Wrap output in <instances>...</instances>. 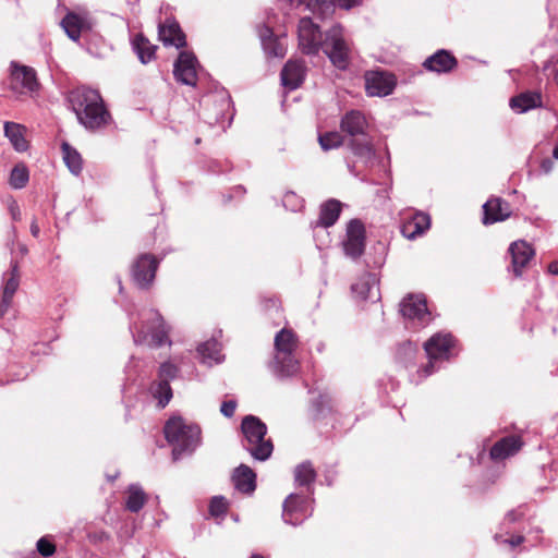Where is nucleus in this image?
Wrapping results in <instances>:
<instances>
[{
    "mask_svg": "<svg viewBox=\"0 0 558 558\" xmlns=\"http://www.w3.org/2000/svg\"><path fill=\"white\" fill-rule=\"evenodd\" d=\"M509 253L511 255L513 274L515 277H520L522 269L527 266L534 256V250L527 242L520 240L510 245Z\"/></svg>",
    "mask_w": 558,
    "mask_h": 558,
    "instance_id": "obj_17",
    "label": "nucleus"
},
{
    "mask_svg": "<svg viewBox=\"0 0 558 558\" xmlns=\"http://www.w3.org/2000/svg\"><path fill=\"white\" fill-rule=\"evenodd\" d=\"M298 347L299 338L292 329L283 328L275 337V352H295Z\"/></svg>",
    "mask_w": 558,
    "mask_h": 558,
    "instance_id": "obj_31",
    "label": "nucleus"
},
{
    "mask_svg": "<svg viewBox=\"0 0 558 558\" xmlns=\"http://www.w3.org/2000/svg\"><path fill=\"white\" fill-rule=\"evenodd\" d=\"M66 35L74 41H77L83 32L92 29V22L87 15L70 12L61 22Z\"/></svg>",
    "mask_w": 558,
    "mask_h": 558,
    "instance_id": "obj_22",
    "label": "nucleus"
},
{
    "mask_svg": "<svg viewBox=\"0 0 558 558\" xmlns=\"http://www.w3.org/2000/svg\"><path fill=\"white\" fill-rule=\"evenodd\" d=\"M300 363L295 357V352L281 353L275 352L274 369L280 376H292L298 373Z\"/></svg>",
    "mask_w": 558,
    "mask_h": 558,
    "instance_id": "obj_27",
    "label": "nucleus"
},
{
    "mask_svg": "<svg viewBox=\"0 0 558 558\" xmlns=\"http://www.w3.org/2000/svg\"><path fill=\"white\" fill-rule=\"evenodd\" d=\"M541 168L544 173H549L554 169V162L549 158H545L541 162Z\"/></svg>",
    "mask_w": 558,
    "mask_h": 558,
    "instance_id": "obj_51",
    "label": "nucleus"
},
{
    "mask_svg": "<svg viewBox=\"0 0 558 558\" xmlns=\"http://www.w3.org/2000/svg\"><path fill=\"white\" fill-rule=\"evenodd\" d=\"M151 392L154 398L158 400V405L165 408L172 399V389L170 383L156 380L151 385Z\"/></svg>",
    "mask_w": 558,
    "mask_h": 558,
    "instance_id": "obj_36",
    "label": "nucleus"
},
{
    "mask_svg": "<svg viewBox=\"0 0 558 558\" xmlns=\"http://www.w3.org/2000/svg\"><path fill=\"white\" fill-rule=\"evenodd\" d=\"M436 360L429 359L428 362L420 369V373L422 374L423 377H427L434 373V369H435L434 362Z\"/></svg>",
    "mask_w": 558,
    "mask_h": 558,
    "instance_id": "obj_48",
    "label": "nucleus"
},
{
    "mask_svg": "<svg viewBox=\"0 0 558 558\" xmlns=\"http://www.w3.org/2000/svg\"><path fill=\"white\" fill-rule=\"evenodd\" d=\"M341 211V202L335 198H330L320 205L318 218L311 222V227L313 229L329 228L337 222Z\"/></svg>",
    "mask_w": 558,
    "mask_h": 558,
    "instance_id": "obj_20",
    "label": "nucleus"
},
{
    "mask_svg": "<svg viewBox=\"0 0 558 558\" xmlns=\"http://www.w3.org/2000/svg\"><path fill=\"white\" fill-rule=\"evenodd\" d=\"M368 287V283L366 281H361V282H357L356 284L353 286V289H357V288H361L362 289V292L364 291V289H366Z\"/></svg>",
    "mask_w": 558,
    "mask_h": 558,
    "instance_id": "obj_54",
    "label": "nucleus"
},
{
    "mask_svg": "<svg viewBox=\"0 0 558 558\" xmlns=\"http://www.w3.org/2000/svg\"><path fill=\"white\" fill-rule=\"evenodd\" d=\"M452 345L453 338L451 335L437 333L425 342L424 349L428 359L439 360L448 359V353Z\"/></svg>",
    "mask_w": 558,
    "mask_h": 558,
    "instance_id": "obj_25",
    "label": "nucleus"
},
{
    "mask_svg": "<svg viewBox=\"0 0 558 558\" xmlns=\"http://www.w3.org/2000/svg\"><path fill=\"white\" fill-rule=\"evenodd\" d=\"M167 441L172 446V456L178 460L192 453L201 442V428L181 416L170 417L163 427Z\"/></svg>",
    "mask_w": 558,
    "mask_h": 558,
    "instance_id": "obj_2",
    "label": "nucleus"
},
{
    "mask_svg": "<svg viewBox=\"0 0 558 558\" xmlns=\"http://www.w3.org/2000/svg\"><path fill=\"white\" fill-rule=\"evenodd\" d=\"M307 8L320 19H325L333 12V3L327 0H308Z\"/></svg>",
    "mask_w": 558,
    "mask_h": 558,
    "instance_id": "obj_40",
    "label": "nucleus"
},
{
    "mask_svg": "<svg viewBox=\"0 0 558 558\" xmlns=\"http://www.w3.org/2000/svg\"><path fill=\"white\" fill-rule=\"evenodd\" d=\"M322 49L339 70H345L349 66L350 47L340 26H333L326 33Z\"/></svg>",
    "mask_w": 558,
    "mask_h": 558,
    "instance_id": "obj_4",
    "label": "nucleus"
},
{
    "mask_svg": "<svg viewBox=\"0 0 558 558\" xmlns=\"http://www.w3.org/2000/svg\"><path fill=\"white\" fill-rule=\"evenodd\" d=\"M365 227L362 221L353 219L348 223L343 250L352 259L359 258L365 250Z\"/></svg>",
    "mask_w": 558,
    "mask_h": 558,
    "instance_id": "obj_11",
    "label": "nucleus"
},
{
    "mask_svg": "<svg viewBox=\"0 0 558 558\" xmlns=\"http://www.w3.org/2000/svg\"><path fill=\"white\" fill-rule=\"evenodd\" d=\"M77 120L87 130L95 131L107 126L111 121V114L102 100L101 105H96L94 109L86 111Z\"/></svg>",
    "mask_w": 558,
    "mask_h": 558,
    "instance_id": "obj_19",
    "label": "nucleus"
},
{
    "mask_svg": "<svg viewBox=\"0 0 558 558\" xmlns=\"http://www.w3.org/2000/svg\"><path fill=\"white\" fill-rule=\"evenodd\" d=\"M179 368L170 363L165 362L159 366L157 373V379L166 383H170V380L174 379L178 375Z\"/></svg>",
    "mask_w": 558,
    "mask_h": 558,
    "instance_id": "obj_41",
    "label": "nucleus"
},
{
    "mask_svg": "<svg viewBox=\"0 0 558 558\" xmlns=\"http://www.w3.org/2000/svg\"><path fill=\"white\" fill-rule=\"evenodd\" d=\"M195 143H196V144H199V143H201V138H197V140L195 141Z\"/></svg>",
    "mask_w": 558,
    "mask_h": 558,
    "instance_id": "obj_59",
    "label": "nucleus"
},
{
    "mask_svg": "<svg viewBox=\"0 0 558 558\" xmlns=\"http://www.w3.org/2000/svg\"><path fill=\"white\" fill-rule=\"evenodd\" d=\"M132 45L142 63L146 64L155 58L157 46L153 45L143 34L135 35Z\"/></svg>",
    "mask_w": 558,
    "mask_h": 558,
    "instance_id": "obj_33",
    "label": "nucleus"
},
{
    "mask_svg": "<svg viewBox=\"0 0 558 558\" xmlns=\"http://www.w3.org/2000/svg\"><path fill=\"white\" fill-rule=\"evenodd\" d=\"M250 558H265V557L259 554H254Z\"/></svg>",
    "mask_w": 558,
    "mask_h": 558,
    "instance_id": "obj_57",
    "label": "nucleus"
},
{
    "mask_svg": "<svg viewBox=\"0 0 558 558\" xmlns=\"http://www.w3.org/2000/svg\"><path fill=\"white\" fill-rule=\"evenodd\" d=\"M522 446L523 440L520 436H506L493 445L489 451V456L495 461H501L518 453Z\"/></svg>",
    "mask_w": 558,
    "mask_h": 558,
    "instance_id": "obj_18",
    "label": "nucleus"
},
{
    "mask_svg": "<svg viewBox=\"0 0 558 558\" xmlns=\"http://www.w3.org/2000/svg\"><path fill=\"white\" fill-rule=\"evenodd\" d=\"M159 262L153 254L140 255L132 266V277L141 289H148L153 283Z\"/></svg>",
    "mask_w": 558,
    "mask_h": 558,
    "instance_id": "obj_9",
    "label": "nucleus"
},
{
    "mask_svg": "<svg viewBox=\"0 0 558 558\" xmlns=\"http://www.w3.org/2000/svg\"><path fill=\"white\" fill-rule=\"evenodd\" d=\"M430 226V217L424 213H416L403 222L401 233L408 239L423 234Z\"/></svg>",
    "mask_w": 558,
    "mask_h": 558,
    "instance_id": "obj_26",
    "label": "nucleus"
},
{
    "mask_svg": "<svg viewBox=\"0 0 558 558\" xmlns=\"http://www.w3.org/2000/svg\"><path fill=\"white\" fill-rule=\"evenodd\" d=\"M548 270L550 274L558 276V260L551 262L548 265Z\"/></svg>",
    "mask_w": 558,
    "mask_h": 558,
    "instance_id": "obj_53",
    "label": "nucleus"
},
{
    "mask_svg": "<svg viewBox=\"0 0 558 558\" xmlns=\"http://www.w3.org/2000/svg\"><path fill=\"white\" fill-rule=\"evenodd\" d=\"M523 542H524V537L521 535L511 536L510 538L505 539V543H508L512 547L519 546Z\"/></svg>",
    "mask_w": 558,
    "mask_h": 558,
    "instance_id": "obj_50",
    "label": "nucleus"
},
{
    "mask_svg": "<svg viewBox=\"0 0 558 558\" xmlns=\"http://www.w3.org/2000/svg\"><path fill=\"white\" fill-rule=\"evenodd\" d=\"M241 428L245 438L244 448L256 460H267L272 453L274 445L270 438H266V424L254 415H247L242 420Z\"/></svg>",
    "mask_w": 558,
    "mask_h": 558,
    "instance_id": "obj_3",
    "label": "nucleus"
},
{
    "mask_svg": "<svg viewBox=\"0 0 558 558\" xmlns=\"http://www.w3.org/2000/svg\"><path fill=\"white\" fill-rule=\"evenodd\" d=\"M258 35L260 37L262 44L264 45L266 41L270 40V38H275L272 29L267 25H262L258 28Z\"/></svg>",
    "mask_w": 558,
    "mask_h": 558,
    "instance_id": "obj_46",
    "label": "nucleus"
},
{
    "mask_svg": "<svg viewBox=\"0 0 558 558\" xmlns=\"http://www.w3.org/2000/svg\"><path fill=\"white\" fill-rule=\"evenodd\" d=\"M298 39L301 51L305 54H317L324 39L319 26L310 17H302L298 26Z\"/></svg>",
    "mask_w": 558,
    "mask_h": 558,
    "instance_id": "obj_7",
    "label": "nucleus"
},
{
    "mask_svg": "<svg viewBox=\"0 0 558 558\" xmlns=\"http://www.w3.org/2000/svg\"><path fill=\"white\" fill-rule=\"evenodd\" d=\"M318 143L323 150L339 148L344 144V136L337 131H330L319 134Z\"/></svg>",
    "mask_w": 558,
    "mask_h": 558,
    "instance_id": "obj_37",
    "label": "nucleus"
},
{
    "mask_svg": "<svg viewBox=\"0 0 558 558\" xmlns=\"http://www.w3.org/2000/svg\"><path fill=\"white\" fill-rule=\"evenodd\" d=\"M68 100L76 118H78L86 111L94 109L96 105H101L104 99L97 89L80 86L69 93Z\"/></svg>",
    "mask_w": 558,
    "mask_h": 558,
    "instance_id": "obj_8",
    "label": "nucleus"
},
{
    "mask_svg": "<svg viewBox=\"0 0 558 558\" xmlns=\"http://www.w3.org/2000/svg\"><path fill=\"white\" fill-rule=\"evenodd\" d=\"M311 514L312 510H310L307 498L298 494H291L286 498L282 511V518L286 523L296 526Z\"/></svg>",
    "mask_w": 558,
    "mask_h": 558,
    "instance_id": "obj_10",
    "label": "nucleus"
},
{
    "mask_svg": "<svg viewBox=\"0 0 558 558\" xmlns=\"http://www.w3.org/2000/svg\"><path fill=\"white\" fill-rule=\"evenodd\" d=\"M368 129V120L360 110H350L340 120L341 132L350 137L347 143L348 148L364 163L369 162L375 156V148Z\"/></svg>",
    "mask_w": 558,
    "mask_h": 558,
    "instance_id": "obj_1",
    "label": "nucleus"
},
{
    "mask_svg": "<svg viewBox=\"0 0 558 558\" xmlns=\"http://www.w3.org/2000/svg\"><path fill=\"white\" fill-rule=\"evenodd\" d=\"M401 313L409 319L425 322L428 317L426 300L423 295L409 294L401 302Z\"/></svg>",
    "mask_w": 558,
    "mask_h": 558,
    "instance_id": "obj_21",
    "label": "nucleus"
},
{
    "mask_svg": "<svg viewBox=\"0 0 558 558\" xmlns=\"http://www.w3.org/2000/svg\"><path fill=\"white\" fill-rule=\"evenodd\" d=\"M36 548L43 557H51L57 550L56 544L47 536L37 541Z\"/></svg>",
    "mask_w": 558,
    "mask_h": 558,
    "instance_id": "obj_44",
    "label": "nucleus"
},
{
    "mask_svg": "<svg viewBox=\"0 0 558 558\" xmlns=\"http://www.w3.org/2000/svg\"><path fill=\"white\" fill-rule=\"evenodd\" d=\"M158 37L165 46L182 48L186 45L185 35L175 21L167 20L165 23L159 24Z\"/></svg>",
    "mask_w": 558,
    "mask_h": 558,
    "instance_id": "obj_24",
    "label": "nucleus"
},
{
    "mask_svg": "<svg viewBox=\"0 0 558 558\" xmlns=\"http://www.w3.org/2000/svg\"><path fill=\"white\" fill-rule=\"evenodd\" d=\"M63 160L73 174H80L83 169V159L81 154L69 143L63 142L61 145Z\"/></svg>",
    "mask_w": 558,
    "mask_h": 558,
    "instance_id": "obj_34",
    "label": "nucleus"
},
{
    "mask_svg": "<svg viewBox=\"0 0 558 558\" xmlns=\"http://www.w3.org/2000/svg\"><path fill=\"white\" fill-rule=\"evenodd\" d=\"M542 106V95L537 92H524L510 99V107L519 113Z\"/></svg>",
    "mask_w": 558,
    "mask_h": 558,
    "instance_id": "obj_29",
    "label": "nucleus"
},
{
    "mask_svg": "<svg viewBox=\"0 0 558 558\" xmlns=\"http://www.w3.org/2000/svg\"><path fill=\"white\" fill-rule=\"evenodd\" d=\"M197 59L192 52L181 51L173 69V75L177 81L195 86L197 82L196 72Z\"/></svg>",
    "mask_w": 558,
    "mask_h": 558,
    "instance_id": "obj_13",
    "label": "nucleus"
},
{
    "mask_svg": "<svg viewBox=\"0 0 558 558\" xmlns=\"http://www.w3.org/2000/svg\"><path fill=\"white\" fill-rule=\"evenodd\" d=\"M39 226L37 223V221L34 219L31 223V233L33 236L37 238L39 235Z\"/></svg>",
    "mask_w": 558,
    "mask_h": 558,
    "instance_id": "obj_52",
    "label": "nucleus"
},
{
    "mask_svg": "<svg viewBox=\"0 0 558 558\" xmlns=\"http://www.w3.org/2000/svg\"><path fill=\"white\" fill-rule=\"evenodd\" d=\"M25 126L15 122L4 123V135L10 140L14 149L25 151L28 148V142L25 138Z\"/></svg>",
    "mask_w": 558,
    "mask_h": 558,
    "instance_id": "obj_30",
    "label": "nucleus"
},
{
    "mask_svg": "<svg viewBox=\"0 0 558 558\" xmlns=\"http://www.w3.org/2000/svg\"><path fill=\"white\" fill-rule=\"evenodd\" d=\"M236 409V402L234 400L223 401L220 407V412L227 416L232 417Z\"/></svg>",
    "mask_w": 558,
    "mask_h": 558,
    "instance_id": "obj_45",
    "label": "nucleus"
},
{
    "mask_svg": "<svg viewBox=\"0 0 558 558\" xmlns=\"http://www.w3.org/2000/svg\"><path fill=\"white\" fill-rule=\"evenodd\" d=\"M232 480L235 488L241 493L251 494L256 488V474L245 464H241L234 471Z\"/></svg>",
    "mask_w": 558,
    "mask_h": 558,
    "instance_id": "obj_28",
    "label": "nucleus"
},
{
    "mask_svg": "<svg viewBox=\"0 0 558 558\" xmlns=\"http://www.w3.org/2000/svg\"><path fill=\"white\" fill-rule=\"evenodd\" d=\"M135 342L150 348H158L170 343L165 320L158 312L153 313L148 324H143L137 329Z\"/></svg>",
    "mask_w": 558,
    "mask_h": 558,
    "instance_id": "obj_5",
    "label": "nucleus"
},
{
    "mask_svg": "<svg viewBox=\"0 0 558 558\" xmlns=\"http://www.w3.org/2000/svg\"><path fill=\"white\" fill-rule=\"evenodd\" d=\"M221 350L222 345L216 339L207 340L197 348V352L202 356L203 362L209 365L222 361L223 355L221 354Z\"/></svg>",
    "mask_w": 558,
    "mask_h": 558,
    "instance_id": "obj_32",
    "label": "nucleus"
},
{
    "mask_svg": "<svg viewBox=\"0 0 558 558\" xmlns=\"http://www.w3.org/2000/svg\"><path fill=\"white\" fill-rule=\"evenodd\" d=\"M332 3L342 8V9H351L355 5V0H332Z\"/></svg>",
    "mask_w": 558,
    "mask_h": 558,
    "instance_id": "obj_49",
    "label": "nucleus"
},
{
    "mask_svg": "<svg viewBox=\"0 0 558 558\" xmlns=\"http://www.w3.org/2000/svg\"><path fill=\"white\" fill-rule=\"evenodd\" d=\"M553 157L555 159H558V143L556 144V146L554 147V150H553Z\"/></svg>",
    "mask_w": 558,
    "mask_h": 558,
    "instance_id": "obj_55",
    "label": "nucleus"
},
{
    "mask_svg": "<svg viewBox=\"0 0 558 558\" xmlns=\"http://www.w3.org/2000/svg\"><path fill=\"white\" fill-rule=\"evenodd\" d=\"M229 504L222 496H215L209 502V513L213 517H220L227 513Z\"/></svg>",
    "mask_w": 558,
    "mask_h": 558,
    "instance_id": "obj_42",
    "label": "nucleus"
},
{
    "mask_svg": "<svg viewBox=\"0 0 558 558\" xmlns=\"http://www.w3.org/2000/svg\"><path fill=\"white\" fill-rule=\"evenodd\" d=\"M29 179L28 169L24 163H17L11 171L10 185L13 189H23Z\"/></svg>",
    "mask_w": 558,
    "mask_h": 558,
    "instance_id": "obj_39",
    "label": "nucleus"
},
{
    "mask_svg": "<svg viewBox=\"0 0 558 558\" xmlns=\"http://www.w3.org/2000/svg\"><path fill=\"white\" fill-rule=\"evenodd\" d=\"M147 500L148 497L141 487L131 485L128 490L125 508L131 512H138Z\"/></svg>",
    "mask_w": 558,
    "mask_h": 558,
    "instance_id": "obj_35",
    "label": "nucleus"
},
{
    "mask_svg": "<svg viewBox=\"0 0 558 558\" xmlns=\"http://www.w3.org/2000/svg\"><path fill=\"white\" fill-rule=\"evenodd\" d=\"M265 52L270 57H279L283 58L286 54V48L278 40L277 37L270 38V40L266 41L264 45Z\"/></svg>",
    "mask_w": 558,
    "mask_h": 558,
    "instance_id": "obj_43",
    "label": "nucleus"
},
{
    "mask_svg": "<svg viewBox=\"0 0 558 558\" xmlns=\"http://www.w3.org/2000/svg\"><path fill=\"white\" fill-rule=\"evenodd\" d=\"M484 225H492L508 219L511 214L510 204L500 197H490L483 206Z\"/></svg>",
    "mask_w": 558,
    "mask_h": 558,
    "instance_id": "obj_15",
    "label": "nucleus"
},
{
    "mask_svg": "<svg viewBox=\"0 0 558 558\" xmlns=\"http://www.w3.org/2000/svg\"><path fill=\"white\" fill-rule=\"evenodd\" d=\"M10 89L19 95L33 96L40 89L36 71L27 65L11 64Z\"/></svg>",
    "mask_w": 558,
    "mask_h": 558,
    "instance_id": "obj_6",
    "label": "nucleus"
},
{
    "mask_svg": "<svg viewBox=\"0 0 558 558\" xmlns=\"http://www.w3.org/2000/svg\"><path fill=\"white\" fill-rule=\"evenodd\" d=\"M402 348L408 349V350H410V351H413V350H414L413 344H412L411 342L404 343V344L402 345Z\"/></svg>",
    "mask_w": 558,
    "mask_h": 558,
    "instance_id": "obj_56",
    "label": "nucleus"
},
{
    "mask_svg": "<svg viewBox=\"0 0 558 558\" xmlns=\"http://www.w3.org/2000/svg\"><path fill=\"white\" fill-rule=\"evenodd\" d=\"M9 211L12 216V219L15 221L21 220V210L20 206L15 201H12L9 205Z\"/></svg>",
    "mask_w": 558,
    "mask_h": 558,
    "instance_id": "obj_47",
    "label": "nucleus"
},
{
    "mask_svg": "<svg viewBox=\"0 0 558 558\" xmlns=\"http://www.w3.org/2000/svg\"><path fill=\"white\" fill-rule=\"evenodd\" d=\"M424 69L438 74L449 73L458 66L457 58L448 50L440 49L423 62Z\"/></svg>",
    "mask_w": 558,
    "mask_h": 558,
    "instance_id": "obj_16",
    "label": "nucleus"
},
{
    "mask_svg": "<svg viewBox=\"0 0 558 558\" xmlns=\"http://www.w3.org/2000/svg\"><path fill=\"white\" fill-rule=\"evenodd\" d=\"M396 87L393 74L383 71H371L365 73V88L368 96H387Z\"/></svg>",
    "mask_w": 558,
    "mask_h": 558,
    "instance_id": "obj_12",
    "label": "nucleus"
},
{
    "mask_svg": "<svg viewBox=\"0 0 558 558\" xmlns=\"http://www.w3.org/2000/svg\"><path fill=\"white\" fill-rule=\"evenodd\" d=\"M294 477L299 485L310 486L316 478V471L310 462H305L296 466Z\"/></svg>",
    "mask_w": 558,
    "mask_h": 558,
    "instance_id": "obj_38",
    "label": "nucleus"
},
{
    "mask_svg": "<svg viewBox=\"0 0 558 558\" xmlns=\"http://www.w3.org/2000/svg\"><path fill=\"white\" fill-rule=\"evenodd\" d=\"M270 301H271L272 305H277V303L279 302V300L277 298L271 299Z\"/></svg>",
    "mask_w": 558,
    "mask_h": 558,
    "instance_id": "obj_58",
    "label": "nucleus"
},
{
    "mask_svg": "<svg viewBox=\"0 0 558 558\" xmlns=\"http://www.w3.org/2000/svg\"><path fill=\"white\" fill-rule=\"evenodd\" d=\"M4 286L2 291V299L0 303V317H3L12 305L13 296L20 287V269L19 263L11 264V270L3 275Z\"/></svg>",
    "mask_w": 558,
    "mask_h": 558,
    "instance_id": "obj_14",
    "label": "nucleus"
},
{
    "mask_svg": "<svg viewBox=\"0 0 558 558\" xmlns=\"http://www.w3.org/2000/svg\"><path fill=\"white\" fill-rule=\"evenodd\" d=\"M306 65L303 60H289L281 71L282 84L290 88H298L304 81Z\"/></svg>",
    "mask_w": 558,
    "mask_h": 558,
    "instance_id": "obj_23",
    "label": "nucleus"
}]
</instances>
